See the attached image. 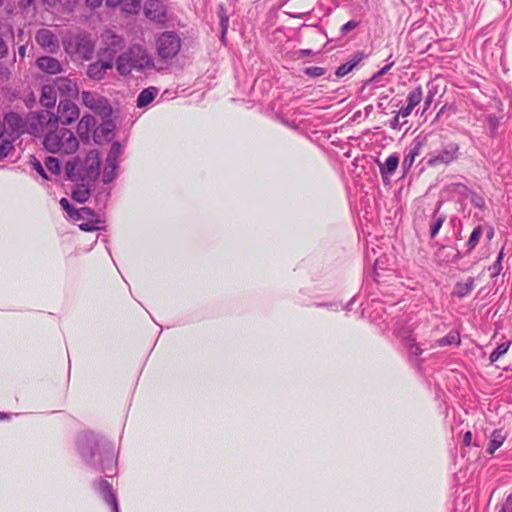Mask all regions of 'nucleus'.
Here are the masks:
<instances>
[{
    "label": "nucleus",
    "instance_id": "1",
    "mask_svg": "<svg viewBox=\"0 0 512 512\" xmlns=\"http://www.w3.org/2000/svg\"><path fill=\"white\" fill-rule=\"evenodd\" d=\"M77 448L82 459L92 467H95L112 476L116 471V453L111 443L102 441L93 432H83L77 438Z\"/></svg>",
    "mask_w": 512,
    "mask_h": 512
},
{
    "label": "nucleus",
    "instance_id": "2",
    "mask_svg": "<svg viewBox=\"0 0 512 512\" xmlns=\"http://www.w3.org/2000/svg\"><path fill=\"white\" fill-rule=\"evenodd\" d=\"M154 67V61L147 50L139 45L130 46L120 54L116 61V69L122 76L129 75L133 70L141 72Z\"/></svg>",
    "mask_w": 512,
    "mask_h": 512
},
{
    "label": "nucleus",
    "instance_id": "3",
    "mask_svg": "<svg viewBox=\"0 0 512 512\" xmlns=\"http://www.w3.org/2000/svg\"><path fill=\"white\" fill-rule=\"evenodd\" d=\"M45 148L51 153L71 154L79 147L74 133L67 128H56L49 131L43 141Z\"/></svg>",
    "mask_w": 512,
    "mask_h": 512
},
{
    "label": "nucleus",
    "instance_id": "4",
    "mask_svg": "<svg viewBox=\"0 0 512 512\" xmlns=\"http://www.w3.org/2000/svg\"><path fill=\"white\" fill-rule=\"evenodd\" d=\"M100 158L96 150H91L83 161L68 162L66 166L69 177H79L82 180L93 181L99 176Z\"/></svg>",
    "mask_w": 512,
    "mask_h": 512
},
{
    "label": "nucleus",
    "instance_id": "5",
    "mask_svg": "<svg viewBox=\"0 0 512 512\" xmlns=\"http://www.w3.org/2000/svg\"><path fill=\"white\" fill-rule=\"evenodd\" d=\"M60 205L71 218L83 221L79 224L81 230L89 232L100 229L101 221L91 209L86 207L74 209L66 198L60 200Z\"/></svg>",
    "mask_w": 512,
    "mask_h": 512
},
{
    "label": "nucleus",
    "instance_id": "6",
    "mask_svg": "<svg viewBox=\"0 0 512 512\" xmlns=\"http://www.w3.org/2000/svg\"><path fill=\"white\" fill-rule=\"evenodd\" d=\"M181 39L177 33L165 31L156 39V51L163 60L173 59L180 51Z\"/></svg>",
    "mask_w": 512,
    "mask_h": 512
},
{
    "label": "nucleus",
    "instance_id": "7",
    "mask_svg": "<svg viewBox=\"0 0 512 512\" xmlns=\"http://www.w3.org/2000/svg\"><path fill=\"white\" fill-rule=\"evenodd\" d=\"M460 156V146L456 142H447L442 145L438 151L430 153L427 158V165L436 167L439 165H449L456 161Z\"/></svg>",
    "mask_w": 512,
    "mask_h": 512
},
{
    "label": "nucleus",
    "instance_id": "8",
    "mask_svg": "<svg viewBox=\"0 0 512 512\" xmlns=\"http://www.w3.org/2000/svg\"><path fill=\"white\" fill-rule=\"evenodd\" d=\"M52 120H55L54 114L49 111L31 112L26 115V133L38 135L46 128L54 126Z\"/></svg>",
    "mask_w": 512,
    "mask_h": 512
},
{
    "label": "nucleus",
    "instance_id": "9",
    "mask_svg": "<svg viewBox=\"0 0 512 512\" xmlns=\"http://www.w3.org/2000/svg\"><path fill=\"white\" fill-rule=\"evenodd\" d=\"M393 333L405 343L411 355L418 357L422 354L423 350L416 343L411 325L402 320H397L393 326Z\"/></svg>",
    "mask_w": 512,
    "mask_h": 512
},
{
    "label": "nucleus",
    "instance_id": "10",
    "mask_svg": "<svg viewBox=\"0 0 512 512\" xmlns=\"http://www.w3.org/2000/svg\"><path fill=\"white\" fill-rule=\"evenodd\" d=\"M26 116L22 117L18 113L9 112L4 116L2 129L4 134L12 139L19 138L22 134L26 133Z\"/></svg>",
    "mask_w": 512,
    "mask_h": 512
},
{
    "label": "nucleus",
    "instance_id": "11",
    "mask_svg": "<svg viewBox=\"0 0 512 512\" xmlns=\"http://www.w3.org/2000/svg\"><path fill=\"white\" fill-rule=\"evenodd\" d=\"M82 103L96 114L103 118L111 115V107L106 98L89 91H83L81 94Z\"/></svg>",
    "mask_w": 512,
    "mask_h": 512
},
{
    "label": "nucleus",
    "instance_id": "12",
    "mask_svg": "<svg viewBox=\"0 0 512 512\" xmlns=\"http://www.w3.org/2000/svg\"><path fill=\"white\" fill-rule=\"evenodd\" d=\"M123 153V147L118 142L111 145L109 153L106 158V164L102 172V180L104 183L112 182L116 177V170L118 169V160Z\"/></svg>",
    "mask_w": 512,
    "mask_h": 512
},
{
    "label": "nucleus",
    "instance_id": "13",
    "mask_svg": "<svg viewBox=\"0 0 512 512\" xmlns=\"http://www.w3.org/2000/svg\"><path fill=\"white\" fill-rule=\"evenodd\" d=\"M79 108L69 99L61 100L58 105L57 115L54 114L52 123L56 125L61 123L63 125H69L79 117Z\"/></svg>",
    "mask_w": 512,
    "mask_h": 512
},
{
    "label": "nucleus",
    "instance_id": "14",
    "mask_svg": "<svg viewBox=\"0 0 512 512\" xmlns=\"http://www.w3.org/2000/svg\"><path fill=\"white\" fill-rule=\"evenodd\" d=\"M144 14L156 23H164L167 20L166 6L161 0H147L144 4Z\"/></svg>",
    "mask_w": 512,
    "mask_h": 512
},
{
    "label": "nucleus",
    "instance_id": "15",
    "mask_svg": "<svg viewBox=\"0 0 512 512\" xmlns=\"http://www.w3.org/2000/svg\"><path fill=\"white\" fill-rule=\"evenodd\" d=\"M72 45H74V50L81 54L84 59H90L93 51L94 46L92 42L84 35H77L74 37L73 41H70L68 44L65 45V49L68 52L72 51Z\"/></svg>",
    "mask_w": 512,
    "mask_h": 512
},
{
    "label": "nucleus",
    "instance_id": "16",
    "mask_svg": "<svg viewBox=\"0 0 512 512\" xmlns=\"http://www.w3.org/2000/svg\"><path fill=\"white\" fill-rule=\"evenodd\" d=\"M53 84L62 97L74 98L79 94L77 82L71 77H58L54 80Z\"/></svg>",
    "mask_w": 512,
    "mask_h": 512
},
{
    "label": "nucleus",
    "instance_id": "17",
    "mask_svg": "<svg viewBox=\"0 0 512 512\" xmlns=\"http://www.w3.org/2000/svg\"><path fill=\"white\" fill-rule=\"evenodd\" d=\"M35 41L39 46L50 53H54L59 49V40L49 29H40L37 31Z\"/></svg>",
    "mask_w": 512,
    "mask_h": 512
},
{
    "label": "nucleus",
    "instance_id": "18",
    "mask_svg": "<svg viewBox=\"0 0 512 512\" xmlns=\"http://www.w3.org/2000/svg\"><path fill=\"white\" fill-rule=\"evenodd\" d=\"M95 489L102 496L104 501L111 506L113 512H119L118 503L112 490V485L106 480H99L95 483Z\"/></svg>",
    "mask_w": 512,
    "mask_h": 512
},
{
    "label": "nucleus",
    "instance_id": "19",
    "mask_svg": "<svg viewBox=\"0 0 512 512\" xmlns=\"http://www.w3.org/2000/svg\"><path fill=\"white\" fill-rule=\"evenodd\" d=\"M318 127V119H310V118H303L300 119L298 122V128L307 136V138L315 143L316 145L319 144L320 141V135L319 131L317 130Z\"/></svg>",
    "mask_w": 512,
    "mask_h": 512
},
{
    "label": "nucleus",
    "instance_id": "20",
    "mask_svg": "<svg viewBox=\"0 0 512 512\" xmlns=\"http://www.w3.org/2000/svg\"><path fill=\"white\" fill-rule=\"evenodd\" d=\"M379 166L380 174L382 180L385 184L390 183L391 176L395 173L398 165H399V156L394 153L391 154L385 162L377 161Z\"/></svg>",
    "mask_w": 512,
    "mask_h": 512
},
{
    "label": "nucleus",
    "instance_id": "21",
    "mask_svg": "<svg viewBox=\"0 0 512 512\" xmlns=\"http://www.w3.org/2000/svg\"><path fill=\"white\" fill-rule=\"evenodd\" d=\"M113 63L111 60L97 61L88 66L87 75L93 80H101L105 77L108 70H111Z\"/></svg>",
    "mask_w": 512,
    "mask_h": 512
},
{
    "label": "nucleus",
    "instance_id": "22",
    "mask_svg": "<svg viewBox=\"0 0 512 512\" xmlns=\"http://www.w3.org/2000/svg\"><path fill=\"white\" fill-rule=\"evenodd\" d=\"M423 146L424 140L420 139L419 137L413 140L402 162V167L404 170H409L413 166L415 158L420 154Z\"/></svg>",
    "mask_w": 512,
    "mask_h": 512
},
{
    "label": "nucleus",
    "instance_id": "23",
    "mask_svg": "<svg viewBox=\"0 0 512 512\" xmlns=\"http://www.w3.org/2000/svg\"><path fill=\"white\" fill-rule=\"evenodd\" d=\"M367 262H373V272L375 281H379L380 271L388 270V258L385 255L376 257V251L371 248V256H365Z\"/></svg>",
    "mask_w": 512,
    "mask_h": 512
},
{
    "label": "nucleus",
    "instance_id": "24",
    "mask_svg": "<svg viewBox=\"0 0 512 512\" xmlns=\"http://www.w3.org/2000/svg\"><path fill=\"white\" fill-rule=\"evenodd\" d=\"M38 68L48 74H58L62 72L61 63L53 57L42 56L37 59Z\"/></svg>",
    "mask_w": 512,
    "mask_h": 512
},
{
    "label": "nucleus",
    "instance_id": "25",
    "mask_svg": "<svg viewBox=\"0 0 512 512\" xmlns=\"http://www.w3.org/2000/svg\"><path fill=\"white\" fill-rule=\"evenodd\" d=\"M57 100V90L54 84L44 85L42 87L40 103L43 107L52 108L55 106Z\"/></svg>",
    "mask_w": 512,
    "mask_h": 512
},
{
    "label": "nucleus",
    "instance_id": "26",
    "mask_svg": "<svg viewBox=\"0 0 512 512\" xmlns=\"http://www.w3.org/2000/svg\"><path fill=\"white\" fill-rule=\"evenodd\" d=\"M363 56L364 55L362 52L355 53L350 60H348L346 63H343L336 69V77L341 78L351 72L362 61Z\"/></svg>",
    "mask_w": 512,
    "mask_h": 512
},
{
    "label": "nucleus",
    "instance_id": "27",
    "mask_svg": "<svg viewBox=\"0 0 512 512\" xmlns=\"http://www.w3.org/2000/svg\"><path fill=\"white\" fill-rule=\"evenodd\" d=\"M158 93H159V89L154 86H150L148 88L143 89L137 97V101H136L137 107L138 108L147 107L149 104H151L153 102V100L156 98Z\"/></svg>",
    "mask_w": 512,
    "mask_h": 512
},
{
    "label": "nucleus",
    "instance_id": "28",
    "mask_svg": "<svg viewBox=\"0 0 512 512\" xmlns=\"http://www.w3.org/2000/svg\"><path fill=\"white\" fill-rule=\"evenodd\" d=\"M475 287V280L473 277H468L465 282H457L454 286L452 295L457 298H464L468 296Z\"/></svg>",
    "mask_w": 512,
    "mask_h": 512
},
{
    "label": "nucleus",
    "instance_id": "29",
    "mask_svg": "<svg viewBox=\"0 0 512 512\" xmlns=\"http://www.w3.org/2000/svg\"><path fill=\"white\" fill-rule=\"evenodd\" d=\"M96 120L91 115H84L77 125V132L82 139H88L90 131L95 127Z\"/></svg>",
    "mask_w": 512,
    "mask_h": 512
},
{
    "label": "nucleus",
    "instance_id": "30",
    "mask_svg": "<svg viewBox=\"0 0 512 512\" xmlns=\"http://www.w3.org/2000/svg\"><path fill=\"white\" fill-rule=\"evenodd\" d=\"M446 191L452 196L457 197L459 201L469 198L472 190L463 183H451L446 186Z\"/></svg>",
    "mask_w": 512,
    "mask_h": 512
},
{
    "label": "nucleus",
    "instance_id": "31",
    "mask_svg": "<svg viewBox=\"0 0 512 512\" xmlns=\"http://www.w3.org/2000/svg\"><path fill=\"white\" fill-rule=\"evenodd\" d=\"M439 209L440 204H438V207L435 209L431 217L429 225V233L431 238H434L438 234L439 230L441 229L443 223L446 220V215L440 213Z\"/></svg>",
    "mask_w": 512,
    "mask_h": 512
},
{
    "label": "nucleus",
    "instance_id": "32",
    "mask_svg": "<svg viewBox=\"0 0 512 512\" xmlns=\"http://www.w3.org/2000/svg\"><path fill=\"white\" fill-rule=\"evenodd\" d=\"M506 439V433L502 429H495L490 437L487 452L493 454L498 448H500Z\"/></svg>",
    "mask_w": 512,
    "mask_h": 512
},
{
    "label": "nucleus",
    "instance_id": "33",
    "mask_svg": "<svg viewBox=\"0 0 512 512\" xmlns=\"http://www.w3.org/2000/svg\"><path fill=\"white\" fill-rule=\"evenodd\" d=\"M102 38L105 41V43L107 44L108 49L112 53H116L119 49L122 48V45H123L122 37L114 34L113 32L106 31L105 33L102 34Z\"/></svg>",
    "mask_w": 512,
    "mask_h": 512
},
{
    "label": "nucleus",
    "instance_id": "34",
    "mask_svg": "<svg viewBox=\"0 0 512 512\" xmlns=\"http://www.w3.org/2000/svg\"><path fill=\"white\" fill-rule=\"evenodd\" d=\"M482 234H483V229H482L481 225H478L473 229V231L466 243L467 251L465 254H469L470 252H472L475 249V247L479 243V240H480V237L482 236Z\"/></svg>",
    "mask_w": 512,
    "mask_h": 512
},
{
    "label": "nucleus",
    "instance_id": "35",
    "mask_svg": "<svg viewBox=\"0 0 512 512\" xmlns=\"http://www.w3.org/2000/svg\"><path fill=\"white\" fill-rule=\"evenodd\" d=\"M460 343H461L460 335L456 331H451L446 336H444L436 341V344L439 347H444V346H449V345H457L458 346V345H460Z\"/></svg>",
    "mask_w": 512,
    "mask_h": 512
},
{
    "label": "nucleus",
    "instance_id": "36",
    "mask_svg": "<svg viewBox=\"0 0 512 512\" xmlns=\"http://www.w3.org/2000/svg\"><path fill=\"white\" fill-rule=\"evenodd\" d=\"M423 98V90L421 86H417L415 89L410 91L407 95V104L415 108Z\"/></svg>",
    "mask_w": 512,
    "mask_h": 512
},
{
    "label": "nucleus",
    "instance_id": "37",
    "mask_svg": "<svg viewBox=\"0 0 512 512\" xmlns=\"http://www.w3.org/2000/svg\"><path fill=\"white\" fill-rule=\"evenodd\" d=\"M14 141L15 139L9 138L6 135L2 138L0 143V160H3L12 152Z\"/></svg>",
    "mask_w": 512,
    "mask_h": 512
},
{
    "label": "nucleus",
    "instance_id": "38",
    "mask_svg": "<svg viewBox=\"0 0 512 512\" xmlns=\"http://www.w3.org/2000/svg\"><path fill=\"white\" fill-rule=\"evenodd\" d=\"M486 125L491 137H495L500 126V117L490 114L486 118Z\"/></svg>",
    "mask_w": 512,
    "mask_h": 512
},
{
    "label": "nucleus",
    "instance_id": "39",
    "mask_svg": "<svg viewBox=\"0 0 512 512\" xmlns=\"http://www.w3.org/2000/svg\"><path fill=\"white\" fill-rule=\"evenodd\" d=\"M510 342H502L490 354V363H495L501 356H503L509 349Z\"/></svg>",
    "mask_w": 512,
    "mask_h": 512
},
{
    "label": "nucleus",
    "instance_id": "40",
    "mask_svg": "<svg viewBox=\"0 0 512 512\" xmlns=\"http://www.w3.org/2000/svg\"><path fill=\"white\" fill-rule=\"evenodd\" d=\"M120 8L130 14L137 13L140 9V0H123Z\"/></svg>",
    "mask_w": 512,
    "mask_h": 512
},
{
    "label": "nucleus",
    "instance_id": "41",
    "mask_svg": "<svg viewBox=\"0 0 512 512\" xmlns=\"http://www.w3.org/2000/svg\"><path fill=\"white\" fill-rule=\"evenodd\" d=\"M89 195L90 191L84 185L77 187L73 191V198L80 203H84L89 198Z\"/></svg>",
    "mask_w": 512,
    "mask_h": 512
},
{
    "label": "nucleus",
    "instance_id": "42",
    "mask_svg": "<svg viewBox=\"0 0 512 512\" xmlns=\"http://www.w3.org/2000/svg\"><path fill=\"white\" fill-rule=\"evenodd\" d=\"M504 253L503 249L498 253L496 261L489 267V271L491 272V277L498 276L503 267H502V261H503Z\"/></svg>",
    "mask_w": 512,
    "mask_h": 512
},
{
    "label": "nucleus",
    "instance_id": "43",
    "mask_svg": "<svg viewBox=\"0 0 512 512\" xmlns=\"http://www.w3.org/2000/svg\"><path fill=\"white\" fill-rule=\"evenodd\" d=\"M46 169L54 175L60 172V162L55 157H47L45 160Z\"/></svg>",
    "mask_w": 512,
    "mask_h": 512
},
{
    "label": "nucleus",
    "instance_id": "44",
    "mask_svg": "<svg viewBox=\"0 0 512 512\" xmlns=\"http://www.w3.org/2000/svg\"><path fill=\"white\" fill-rule=\"evenodd\" d=\"M469 199H470L471 204L474 207L479 208V209H483L485 207V199L480 194H478L474 191H471V193L469 195Z\"/></svg>",
    "mask_w": 512,
    "mask_h": 512
},
{
    "label": "nucleus",
    "instance_id": "45",
    "mask_svg": "<svg viewBox=\"0 0 512 512\" xmlns=\"http://www.w3.org/2000/svg\"><path fill=\"white\" fill-rule=\"evenodd\" d=\"M219 17H220V24H221V29H222V38H224V35L228 29L229 18L226 15L225 10L222 6L220 7Z\"/></svg>",
    "mask_w": 512,
    "mask_h": 512
},
{
    "label": "nucleus",
    "instance_id": "46",
    "mask_svg": "<svg viewBox=\"0 0 512 512\" xmlns=\"http://www.w3.org/2000/svg\"><path fill=\"white\" fill-rule=\"evenodd\" d=\"M359 25V22L356 21V20H350L348 21L347 23H345L342 27H341V33L343 35H346L347 33H349L350 31H352L353 29H355L356 27H358Z\"/></svg>",
    "mask_w": 512,
    "mask_h": 512
},
{
    "label": "nucleus",
    "instance_id": "47",
    "mask_svg": "<svg viewBox=\"0 0 512 512\" xmlns=\"http://www.w3.org/2000/svg\"><path fill=\"white\" fill-rule=\"evenodd\" d=\"M499 512H512V493L507 496Z\"/></svg>",
    "mask_w": 512,
    "mask_h": 512
},
{
    "label": "nucleus",
    "instance_id": "48",
    "mask_svg": "<svg viewBox=\"0 0 512 512\" xmlns=\"http://www.w3.org/2000/svg\"><path fill=\"white\" fill-rule=\"evenodd\" d=\"M33 168L45 179H48V176L46 175L45 169L40 161H38L36 158L33 159Z\"/></svg>",
    "mask_w": 512,
    "mask_h": 512
},
{
    "label": "nucleus",
    "instance_id": "49",
    "mask_svg": "<svg viewBox=\"0 0 512 512\" xmlns=\"http://www.w3.org/2000/svg\"><path fill=\"white\" fill-rule=\"evenodd\" d=\"M434 96H435V92L433 91H429L426 98H425V101H424V110L423 112H425L426 110L429 109L430 105L432 104L433 100H434Z\"/></svg>",
    "mask_w": 512,
    "mask_h": 512
},
{
    "label": "nucleus",
    "instance_id": "50",
    "mask_svg": "<svg viewBox=\"0 0 512 512\" xmlns=\"http://www.w3.org/2000/svg\"><path fill=\"white\" fill-rule=\"evenodd\" d=\"M413 109H414L413 107H411L409 104H407V106L401 108L397 112V114H399V116H402V117H408L412 113Z\"/></svg>",
    "mask_w": 512,
    "mask_h": 512
},
{
    "label": "nucleus",
    "instance_id": "51",
    "mask_svg": "<svg viewBox=\"0 0 512 512\" xmlns=\"http://www.w3.org/2000/svg\"><path fill=\"white\" fill-rule=\"evenodd\" d=\"M305 73L309 76H320V67H309L305 69Z\"/></svg>",
    "mask_w": 512,
    "mask_h": 512
},
{
    "label": "nucleus",
    "instance_id": "52",
    "mask_svg": "<svg viewBox=\"0 0 512 512\" xmlns=\"http://www.w3.org/2000/svg\"><path fill=\"white\" fill-rule=\"evenodd\" d=\"M399 119H400V116H399V114L396 113L395 116L390 121V127L392 129H395V130L396 129H400V121H399Z\"/></svg>",
    "mask_w": 512,
    "mask_h": 512
},
{
    "label": "nucleus",
    "instance_id": "53",
    "mask_svg": "<svg viewBox=\"0 0 512 512\" xmlns=\"http://www.w3.org/2000/svg\"><path fill=\"white\" fill-rule=\"evenodd\" d=\"M312 54H313L312 50H309V49L299 50V51L295 52V56L297 59L305 57V56H310Z\"/></svg>",
    "mask_w": 512,
    "mask_h": 512
},
{
    "label": "nucleus",
    "instance_id": "54",
    "mask_svg": "<svg viewBox=\"0 0 512 512\" xmlns=\"http://www.w3.org/2000/svg\"><path fill=\"white\" fill-rule=\"evenodd\" d=\"M8 51V47L4 40L0 37V58H3Z\"/></svg>",
    "mask_w": 512,
    "mask_h": 512
},
{
    "label": "nucleus",
    "instance_id": "55",
    "mask_svg": "<svg viewBox=\"0 0 512 512\" xmlns=\"http://www.w3.org/2000/svg\"><path fill=\"white\" fill-rule=\"evenodd\" d=\"M112 127H113V125L110 122H106L103 124V126L101 128V132L104 133L105 136H107V134L111 132Z\"/></svg>",
    "mask_w": 512,
    "mask_h": 512
},
{
    "label": "nucleus",
    "instance_id": "56",
    "mask_svg": "<svg viewBox=\"0 0 512 512\" xmlns=\"http://www.w3.org/2000/svg\"><path fill=\"white\" fill-rule=\"evenodd\" d=\"M383 75H384V74H383V73H381V72H380V70H379V71H378L377 73H375V74L373 75V77L369 80V83H370V84H377V83L379 82L380 78H381Z\"/></svg>",
    "mask_w": 512,
    "mask_h": 512
},
{
    "label": "nucleus",
    "instance_id": "57",
    "mask_svg": "<svg viewBox=\"0 0 512 512\" xmlns=\"http://www.w3.org/2000/svg\"><path fill=\"white\" fill-rule=\"evenodd\" d=\"M471 440H472V433L470 431H467L465 434H464V437H463V443L466 445V446H469L471 444Z\"/></svg>",
    "mask_w": 512,
    "mask_h": 512
},
{
    "label": "nucleus",
    "instance_id": "58",
    "mask_svg": "<svg viewBox=\"0 0 512 512\" xmlns=\"http://www.w3.org/2000/svg\"><path fill=\"white\" fill-rule=\"evenodd\" d=\"M103 0H86V3L91 8H96L101 5Z\"/></svg>",
    "mask_w": 512,
    "mask_h": 512
},
{
    "label": "nucleus",
    "instance_id": "59",
    "mask_svg": "<svg viewBox=\"0 0 512 512\" xmlns=\"http://www.w3.org/2000/svg\"><path fill=\"white\" fill-rule=\"evenodd\" d=\"M372 306L374 307V310L377 311V314H380L379 311H384L380 301L373 300Z\"/></svg>",
    "mask_w": 512,
    "mask_h": 512
},
{
    "label": "nucleus",
    "instance_id": "60",
    "mask_svg": "<svg viewBox=\"0 0 512 512\" xmlns=\"http://www.w3.org/2000/svg\"><path fill=\"white\" fill-rule=\"evenodd\" d=\"M123 0H106V4L111 7L119 6Z\"/></svg>",
    "mask_w": 512,
    "mask_h": 512
},
{
    "label": "nucleus",
    "instance_id": "61",
    "mask_svg": "<svg viewBox=\"0 0 512 512\" xmlns=\"http://www.w3.org/2000/svg\"><path fill=\"white\" fill-rule=\"evenodd\" d=\"M394 65V62H390L389 64L385 65L380 69V72L384 75L391 69V67Z\"/></svg>",
    "mask_w": 512,
    "mask_h": 512
},
{
    "label": "nucleus",
    "instance_id": "62",
    "mask_svg": "<svg viewBox=\"0 0 512 512\" xmlns=\"http://www.w3.org/2000/svg\"><path fill=\"white\" fill-rule=\"evenodd\" d=\"M371 321L377 323V325H380V322L378 320L381 318L380 314H377L376 316L370 315Z\"/></svg>",
    "mask_w": 512,
    "mask_h": 512
},
{
    "label": "nucleus",
    "instance_id": "63",
    "mask_svg": "<svg viewBox=\"0 0 512 512\" xmlns=\"http://www.w3.org/2000/svg\"><path fill=\"white\" fill-rule=\"evenodd\" d=\"M25 52H26V47L25 46H20L19 49H18V53L21 57H24L25 56Z\"/></svg>",
    "mask_w": 512,
    "mask_h": 512
},
{
    "label": "nucleus",
    "instance_id": "64",
    "mask_svg": "<svg viewBox=\"0 0 512 512\" xmlns=\"http://www.w3.org/2000/svg\"><path fill=\"white\" fill-rule=\"evenodd\" d=\"M8 74V70L6 68L0 67V77H6Z\"/></svg>",
    "mask_w": 512,
    "mask_h": 512
}]
</instances>
